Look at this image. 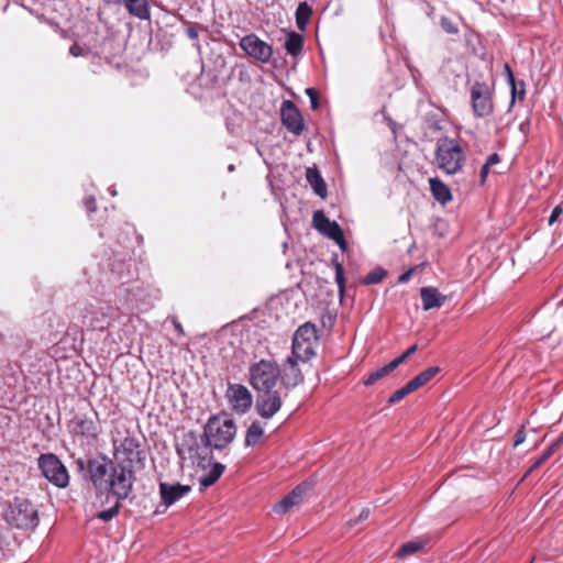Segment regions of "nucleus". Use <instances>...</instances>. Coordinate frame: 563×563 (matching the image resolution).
Returning a JSON list of instances; mask_svg holds the SVG:
<instances>
[{
	"instance_id": "11",
	"label": "nucleus",
	"mask_w": 563,
	"mask_h": 563,
	"mask_svg": "<svg viewBox=\"0 0 563 563\" xmlns=\"http://www.w3.org/2000/svg\"><path fill=\"white\" fill-rule=\"evenodd\" d=\"M312 221H313L314 228L320 233H322L327 238L333 240L336 244L340 245L341 249H345L346 242H345V238H344V232L335 221H331L320 210L314 211Z\"/></svg>"
},
{
	"instance_id": "45",
	"label": "nucleus",
	"mask_w": 563,
	"mask_h": 563,
	"mask_svg": "<svg viewBox=\"0 0 563 563\" xmlns=\"http://www.w3.org/2000/svg\"><path fill=\"white\" fill-rule=\"evenodd\" d=\"M186 33L189 36V38H191V40L198 38V30L194 25L188 26L186 30Z\"/></svg>"
},
{
	"instance_id": "17",
	"label": "nucleus",
	"mask_w": 563,
	"mask_h": 563,
	"mask_svg": "<svg viewBox=\"0 0 563 563\" xmlns=\"http://www.w3.org/2000/svg\"><path fill=\"white\" fill-rule=\"evenodd\" d=\"M71 431L87 439H96L99 431L95 421L87 416H76L69 424Z\"/></svg>"
},
{
	"instance_id": "27",
	"label": "nucleus",
	"mask_w": 563,
	"mask_h": 563,
	"mask_svg": "<svg viewBox=\"0 0 563 563\" xmlns=\"http://www.w3.org/2000/svg\"><path fill=\"white\" fill-rule=\"evenodd\" d=\"M424 543L422 541H409L404 543L397 552L398 558H407L422 550Z\"/></svg>"
},
{
	"instance_id": "10",
	"label": "nucleus",
	"mask_w": 563,
	"mask_h": 563,
	"mask_svg": "<svg viewBox=\"0 0 563 563\" xmlns=\"http://www.w3.org/2000/svg\"><path fill=\"white\" fill-rule=\"evenodd\" d=\"M471 100L476 117L483 118L493 113L492 91L487 84L474 82L471 88Z\"/></svg>"
},
{
	"instance_id": "38",
	"label": "nucleus",
	"mask_w": 563,
	"mask_h": 563,
	"mask_svg": "<svg viewBox=\"0 0 563 563\" xmlns=\"http://www.w3.org/2000/svg\"><path fill=\"white\" fill-rule=\"evenodd\" d=\"M562 212H563L562 206L561 205L556 206L552 210V212H551V214L549 217V221H548L549 224L552 225L554 222H556L558 219L560 218V216L562 214Z\"/></svg>"
},
{
	"instance_id": "36",
	"label": "nucleus",
	"mask_w": 563,
	"mask_h": 563,
	"mask_svg": "<svg viewBox=\"0 0 563 563\" xmlns=\"http://www.w3.org/2000/svg\"><path fill=\"white\" fill-rule=\"evenodd\" d=\"M416 351H417V345L413 344L402 355L394 358V362H396L397 366H399L401 363H404Z\"/></svg>"
},
{
	"instance_id": "14",
	"label": "nucleus",
	"mask_w": 563,
	"mask_h": 563,
	"mask_svg": "<svg viewBox=\"0 0 563 563\" xmlns=\"http://www.w3.org/2000/svg\"><path fill=\"white\" fill-rule=\"evenodd\" d=\"M280 119L286 129L295 135H300L303 131V119L296 107L290 100H285L280 108Z\"/></svg>"
},
{
	"instance_id": "20",
	"label": "nucleus",
	"mask_w": 563,
	"mask_h": 563,
	"mask_svg": "<svg viewBox=\"0 0 563 563\" xmlns=\"http://www.w3.org/2000/svg\"><path fill=\"white\" fill-rule=\"evenodd\" d=\"M306 178L309 185L312 187L313 191L324 198L327 196V185L320 174V172L314 167H309L306 170Z\"/></svg>"
},
{
	"instance_id": "8",
	"label": "nucleus",
	"mask_w": 563,
	"mask_h": 563,
	"mask_svg": "<svg viewBox=\"0 0 563 563\" xmlns=\"http://www.w3.org/2000/svg\"><path fill=\"white\" fill-rule=\"evenodd\" d=\"M38 467L42 475L56 487L65 488L68 486V471L55 454H42L38 457Z\"/></svg>"
},
{
	"instance_id": "7",
	"label": "nucleus",
	"mask_w": 563,
	"mask_h": 563,
	"mask_svg": "<svg viewBox=\"0 0 563 563\" xmlns=\"http://www.w3.org/2000/svg\"><path fill=\"white\" fill-rule=\"evenodd\" d=\"M318 341L317 329L312 323L300 325L292 338L290 356L301 362L309 361L316 354Z\"/></svg>"
},
{
	"instance_id": "46",
	"label": "nucleus",
	"mask_w": 563,
	"mask_h": 563,
	"mask_svg": "<svg viewBox=\"0 0 563 563\" xmlns=\"http://www.w3.org/2000/svg\"><path fill=\"white\" fill-rule=\"evenodd\" d=\"M412 272H413V269L411 268V269H408L407 272L402 273L398 278V283H400V284L407 283L410 279Z\"/></svg>"
},
{
	"instance_id": "28",
	"label": "nucleus",
	"mask_w": 563,
	"mask_h": 563,
	"mask_svg": "<svg viewBox=\"0 0 563 563\" xmlns=\"http://www.w3.org/2000/svg\"><path fill=\"white\" fill-rule=\"evenodd\" d=\"M333 265L335 269V283L338 285L339 295L341 298H343L345 291L344 268L343 265L336 260L333 261Z\"/></svg>"
},
{
	"instance_id": "25",
	"label": "nucleus",
	"mask_w": 563,
	"mask_h": 563,
	"mask_svg": "<svg viewBox=\"0 0 563 563\" xmlns=\"http://www.w3.org/2000/svg\"><path fill=\"white\" fill-rule=\"evenodd\" d=\"M312 14V9L307 2H300L296 10V23L299 30H305Z\"/></svg>"
},
{
	"instance_id": "50",
	"label": "nucleus",
	"mask_w": 563,
	"mask_h": 563,
	"mask_svg": "<svg viewBox=\"0 0 563 563\" xmlns=\"http://www.w3.org/2000/svg\"><path fill=\"white\" fill-rule=\"evenodd\" d=\"M175 328H176L179 332H183V328H181V325H180L178 322H175Z\"/></svg>"
},
{
	"instance_id": "3",
	"label": "nucleus",
	"mask_w": 563,
	"mask_h": 563,
	"mask_svg": "<svg viewBox=\"0 0 563 563\" xmlns=\"http://www.w3.org/2000/svg\"><path fill=\"white\" fill-rule=\"evenodd\" d=\"M236 435V424L225 415L211 416L203 427L202 438L214 450L225 449Z\"/></svg>"
},
{
	"instance_id": "22",
	"label": "nucleus",
	"mask_w": 563,
	"mask_h": 563,
	"mask_svg": "<svg viewBox=\"0 0 563 563\" xmlns=\"http://www.w3.org/2000/svg\"><path fill=\"white\" fill-rule=\"evenodd\" d=\"M265 426L255 420L253 421L245 432L244 444L246 446H255L260 443L264 435Z\"/></svg>"
},
{
	"instance_id": "24",
	"label": "nucleus",
	"mask_w": 563,
	"mask_h": 563,
	"mask_svg": "<svg viewBox=\"0 0 563 563\" xmlns=\"http://www.w3.org/2000/svg\"><path fill=\"white\" fill-rule=\"evenodd\" d=\"M225 466L221 463H213L210 471L199 478V483L202 487H209L213 485L220 476L223 474Z\"/></svg>"
},
{
	"instance_id": "35",
	"label": "nucleus",
	"mask_w": 563,
	"mask_h": 563,
	"mask_svg": "<svg viewBox=\"0 0 563 563\" xmlns=\"http://www.w3.org/2000/svg\"><path fill=\"white\" fill-rule=\"evenodd\" d=\"M306 93L310 98L311 108L317 109L319 106V96L318 91L314 88H307Z\"/></svg>"
},
{
	"instance_id": "47",
	"label": "nucleus",
	"mask_w": 563,
	"mask_h": 563,
	"mask_svg": "<svg viewBox=\"0 0 563 563\" xmlns=\"http://www.w3.org/2000/svg\"><path fill=\"white\" fill-rule=\"evenodd\" d=\"M489 168H490V167H489V166H487L486 164H484V165H483V167H482V169H481V181H482V184H484V183H485L486 177H487V175H488V173H489Z\"/></svg>"
},
{
	"instance_id": "33",
	"label": "nucleus",
	"mask_w": 563,
	"mask_h": 563,
	"mask_svg": "<svg viewBox=\"0 0 563 563\" xmlns=\"http://www.w3.org/2000/svg\"><path fill=\"white\" fill-rule=\"evenodd\" d=\"M440 24L448 34H456L459 32V27L455 23L446 16L441 18Z\"/></svg>"
},
{
	"instance_id": "19",
	"label": "nucleus",
	"mask_w": 563,
	"mask_h": 563,
	"mask_svg": "<svg viewBox=\"0 0 563 563\" xmlns=\"http://www.w3.org/2000/svg\"><path fill=\"white\" fill-rule=\"evenodd\" d=\"M430 190L433 198L441 205H445L452 200V194L450 188L439 178H430Z\"/></svg>"
},
{
	"instance_id": "34",
	"label": "nucleus",
	"mask_w": 563,
	"mask_h": 563,
	"mask_svg": "<svg viewBox=\"0 0 563 563\" xmlns=\"http://www.w3.org/2000/svg\"><path fill=\"white\" fill-rule=\"evenodd\" d=\"M510 90H511L510 106H512L516 102L517 98L519 100H522L525 98L526 90H525L523 81H520L519 85L516 82V92H514V88H510Z\"/></svg>"
},
{
	"instance_id": "5",
	"label": "nucleus",
	"mask_w": 563,
	"mask_h": 563,
	"mask_svg": "<svg viewBox=\"0 0 563 563\" xmlns=\"http://www.w3.org/2000/svg\"><path fill=\"white\" fill-rule=\"evenodd\" d=\"M435 159L439 168L448 175H454L462 169L465 156L455 140L444 136L437 142Z\"/></svg>"
},
{
	"instance_id": "1",
	"label": "nucleus",
	"mask_w": 563,
	"mask_h": 563,
	"mask_svg": "<svg viewBox=\"0 0 563 563\" xmlns=\"http://www.w3.org/2000/svg\"><path fill=\"white\" fill-rule=\"evenodd\" d=\"M112 442L114 456L119 463L114 464L101 455L89 460L87 470L97 492L118 499H126L135 482L134 464L143 465L145 455L140 449V441L133 437L126 435L122 440L113 438Z\"/></svg>"
},
{
	"instance_id": "51",
	"label": "nucleus",
	"mask_w": 563,
	"mask_h": 563,
	"mask_svg": "<svg viewBox=\"0 0 563 563\" xmlns=\"http://www.w3.org/2000/svg\"><path fill=\"white\" fill-rule=\"evenodd\" d=\"M233 168H234L233 165L229 166V170H233Z\"/></svg>"
},
{
	"instance_id": "15",
	"label": "nucleus",
	"mask_w": 563,
	"mask_h": 563,
	"mask_svg": "<svg viewBox=\"0 0 563 563\" xmlns=\"http://www.w3.org/2000/svg\"><path fill=\"white\" fill-rule=\"evenodd\" d=\"M308 490L309 484H299L274 506V511L277 514H286L294 506H297L302 501V498Z\"/></svg>"
},
{
	"instance_id": "13",
	"label": "nucleus",
	"mask_w": 563,
	"mask_h": 563,
	"mask_svg": "<svg viewBox=\"0 0 563 563\" xmlns=\"http://www.w3.org/2000/svg\"><path fill=\"white\" fill-rule=\"evenodd\" d=\"M298 361L294 356H288L279 367V380L286 390L292 389L303 382V375L298 366Z\"/></svg>"
},
{
	"instance_id": "44",
	"label": "nucleus",
	"mask_w": 563,
	"mask_h": 563,
	"mask_svg": "<svg viewBox=\"0 0 563 563\" xmlns=\"http://www.w3.org/2000/svg\"><path fill=\"white\" fill-rule=\"evenodd\" d=\"M500 162V157L497 153L490 154L486 159V165L492 167Z\"/></svg>"
},
{
	"instance_id": "48",
	"label": "nucleus",
	"mask_w": 563,
	"mask_h": 563,
	"mask_svg": "<svg viewBox=\"0 0 563 563\" xmlns=\"http://www.w3.org/2000/svg\"><path fill=\"white\" fill-rule=\"evenodd\" d=\"M378 380V378L375 376V373L373 372L372 374L368 375V377L364 380V384L366 386H371V385H374L376 382Z\"/></svg>"
},
{
	"instance_id": "18",
	"label": "nucleus",
	"mask_w": 563,
	"mask_h": 563,
	"mask_svg": "<svg viewBox=\"0 0 563 563\" xmlns=\"http://www.w3.org/2000/svg\"><path fill=\"white\" fill-rule=\"evenodd\" d=\"M420 297L422 308L426 311L440 308L446 301V296L442 295L435 287H422L420 289Z\"/></svg>"
},
{
	"instance_id": "16",
	"label": "nucleus",
	"mask_w": 563,
	"mask_h": 563,
	"mask_svg": "<svg viewBox=\"0 0 563 563\" xmlns=\"http://www.w3.org/2000/svg\"><path fill=\"white\" fill-rule=\"evenodd\" d=\"M191 490L188 485L177 484H159V494L164 505L170 506L186 496Z\"/></svg>"
},
{
	"instance_id": "42",
	"label": "nucleus",
	"mask_w": 563,
	"mask_h": 563,
	"mask_svg": "<svg viewBox=\"0 0 563 563\" xmlns=\"http://www.w3.org/2000/svg\"><path fill=\"white\" fill-rule=\"evenodd\" d=\"M84 202H85V206H86V208H87V210L89 212L96 211L97 202H96V199L92 196H89V197L85 198Z\"/></svg>"
},
{
	"instance_id": "9",
	"label": "nucleus",
	"mask_w": 563,
	"mask_h": 563,
	"mask_svg": "<svg viewBox=\"0 0 563 563\" xmlns=\"http://www.w3.org/2000/svg\"><path fill=\"white\" fill-rule=\"evenodd\" d=\"M225 399L231 410L238 415H245L253 405L252 393L242 384L229 383Z\"/></svg>"
},
{
	"instance_id": "26",
	"label": "nucleus",
	"mask_w": 563,
	"mask_h": 563,
	"mask_svg": "<svg viewBox=\"0 0 563 563\" xmlns=\"http://www.w3.org/2000/svg\"><path fill=\"white\" fill-rule=\"evenodd\" d=\"M440 372V368L438 366H432L427 368L426 371L418 374L416 377H413L411 380V385L417 390L418 388L426 385L429 380H431L438 373Z\"/></svg>"
},
{
	"instance_id": "37",
	"label": "nucleus",
	"mask_w": 563,
	"mask_h": 563,
	"mask_svg": "<svg viewBox=\"0 0 563 563\" xmlns=\"http://www.w3.org/2000/svg\"><path fill=\"white\" fill-rule=\"evenodd\" d=\"M504 68H505L507 81H508L510 88H514V92H516V79H515L514 73L508 64H505Z\"/></svg>"
},
{
	"instance_id": "43",
	"label": "nucleus",
	"mask_w": 563,
	"mask_h": 563,
	"mask_svg": "<svg viewBox=\"0 0 563 563\" xmlns=\"http://www.w3.org/2000/svg\"><path fill=\"white\" fill-rule=\"evenodd\" d=\"M69 53L74 56V57H78V56H81L84 54V48L78 45V44H73L69 48Z\"/></svg>"
},
{
	"instance_id": "39",
	"label": "nucleus",
	"mask_w": 563,
	"mask_h": 563,
	"mask_svg": "<svg viewBox=\"0 0 563 563\" xmlns=\"http://www.w3.org/2000/svg\"><path fill=\"white\" fill-rule=\"evenodd\" d=\"M551 454V451H548L545 452L542 456H540L534 463L533 465L529 468V471L527 472V474H529L530 472H532L533 470L538 468L540 465H542L550 456Z\"/></svg>"
},
{
	"instance_id": "2",
	"label": "nucleus",
	"mask_w": 563,
	"mask_h": 563,
	"mask_svg": "<svg viewBox=\"0 0 563 563\" xmlns=\"http://www.w3.org/2000/svg\"><path fill=\"white\" fill-rule=\"evenodd\" d=\"M279 366L269 360H260L249 367V383L256 391L255 410L263 419L273 418L283 406V394L276 389Z\"/></svg>"
},
{
	"instance_id": "30",
	"label": "nucleus",
	"mask_w": 563,
	"mask_h": 563,
	"mask_svg": "<svg viewBox=\"0 0 563 563\" xmlns=\"http://www.w3.org/2000/svg\"><path fill=\"white\" fill-rule=\"evenodd\" d=\"M114 498H115V504L112 507H110L109 509L98 512L96 515V518H98L102 521H109V520L113 519L119 514L121 499H118L117 497H114Z\"/></svg>"
},
{
	"instance_id": "49",
	"label": "nucleus",
	"mask_w": 563,
	"mask_h": 563,
	"mask_svg": "<svg viewBox=\"0 0 563 563\" xmlns=\"http://www.w3.org/2000/svg\"><path fill=\"white\" fill-rule=\"evenodd\" d=\"M527 122H522L519 126L520 131H522L523 133H526V126H527Z\"/></svg>"
},
{
	"instance_id": "29",
	"label": "nucleus",
	"mask_w": 563,
	"mask_h": 563,
	"mask_svg": "<svg viewBox=\"0 0 563 563\" xmlns=\"http://www.w3.org/2000/svg\"><path fill=\"white\" fill-rule=\"evenodd\" d=\"M387 275V272L382 268L377 267L373 271H371L363 279L364 285H375L379 284Z\"/></svg>"
},
{
	"instance_id": "41",
	"label": "nucleus",
	"mask_w": 563,
	"mask_h": 563,
	"mask_svg": "<svg viewBox=\"0 0 563 563\" xmlns=\"http://www.w3.org/2000/svg\"><path fill=\"white\" fill-rule=\"evenodd\" d=\"M368 517H369V509L364 508V509H362V511L360 512L358 517L355 520L350 521V526H354L358 522H362V521L366 520Z\"/></svg>"
},
{
	"instance_id": "31",
	"label": "nucleus",
	"mask_w": 563,
	"mask_h": 563,
	"mask_svg": "<svg viewBox=\"0 0 563 563\" xmlns=\"http://www.w3.org/2000/svg\"><path fill=\"white\" fill-rule=\"evenodd\" d=\"M416 389L413 388V386L411 385L410 382H408L404 387H401L400 389L396 390L390 397H389V402L390 404H396L398 401H400L402 398H405L407 395L411 394L412 391H415Z\"/></svg>"
},
{
	"instance_id": "21",
	"label": "nucleus",
	"mask_w": 563,
	"mask_h": 563,
	"mask_svg": "<svg viewBox=\"0 0 563 563\" xmlns=\"http://www.w3.org/2000/svg\"><path fill=\"white\" fill-rule=\"evenodd\" d=\"M130 14L141 19L150 20L151 13L146 0H123Z\"/></svg>"
},
{
	"instance_id": "4",
	"label": "nucleus",
	"mask_w": 563,
	"mask_h": 563,
	"mask_svg": "<svg viewBox=\"0 0 563 563\" xmlns=\"http://www.w3.org/2000/svg\"><path fill=\"white\" fill-rule=\"evenodd\" d=\"M4 520L12 527L21 530H33L38 525L36 507L27 499L14 497L4 512Z\"/></svg>"
},
{
	"instance_id": "12",
	"label": "nucleus",
	"mask_w": 563,
	"mask_h": 563,
	"mask_svg": "<svg viewBox=\"0 0 563 563\" xmlns=\"http://www.w3.org/2000/svg\"><path fill=\"white\" fill-rule=\"evenodd\" d=\"M240 47L251 57L261 63H268L273 55V48L255 34H249L241 38Z\"/></svg>"
},
{
	"instance_id": "32",
	"label": "nucleus",
	"mask_w": 563,
	"mask_h": 563,
	"mask_svg": "<svg viewBox=\"0 0 563 563\" xmlns=\"http://www.w3.org/2000/svg\"><path fill=\"white\" fill-rule=\"evenodd\" d=\"M397 364L396 362H394V360L391 362H389L388 364H386L385 366L376 369L374 373H375V376L379 379L384 378L385 376H387L388 374H390L393 371H395L397 368Z\"/></svg>"
},
{
	"instance_id": "6",
	"label": "nucleus",
	"mask_w": 563,
	"mask_h": 563,
	"mask_svg": "<svg viewBox=\"0 0 563 563\" xmlns=\"http://www.w3.org/2000/svg\"><path fill=\"white\" fill-rule=\"evenodd\" d=\"M213 446H210L205 441V445L200 446L198 437L195 432L189 431L183 434L179 444L177 445V453L183 460H190L192 464L198 467L206 468L210 464Z\"/></svg>"
},
{
	"instance_id": "40",
	"label": "nucleus",
	"mask_w": 563,
	"mask_h": 563,
	"mask_svg": "<svg viewBox=\"0 0 563 563\" xmlns=\"http://www.w3.org/2000/svg\"><path fill=\"white\" fill-rule=\"evenodd\" d=\"M525 440H526V432H525L523 428H521L515 434L514 446L520 445L521 443L525 442Z\"/></svg>"
},
{
	"instance_id": "23",
	"label": "nucleus",
	"mask_w": 563,
	"mask_h": 563,
	"mask_svg": "<svg viewBox=\"0 0 563 563\" xmlns=\"http://www.w3.org/2000/svg\"><path fill=\"white\" fill-rule=\"evenodd\" d=\"M303 37L296 32H290L286 37L284 47L288 54L297 56L301 53Z\"/></svg>"
}]
</instances>
